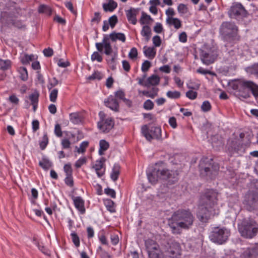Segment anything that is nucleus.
<instances>
[{"mask_svg": "<svg viewBox=\"0 0 258 258\" xmlns=\"http://www.w3.org/2000/svg\"><path fill=\"white\" fill-rule=\"evenodd\" d=\"M250 73L258 78V63L252 66L250 69Z\"/></svg>", "mask_w": 258, "mask_h": 258, "instance_id": "nucleus-64", "label": "nucleus"}, {"mask_svg": "<svg viewBox=\"0 0 258 258\" xmlns=\"http://www.w3.org/2000/svg\"><path fill=\"white\" fill-rule=\"evenodd\" d=\"M58 94V90L54 89L51 90L49 95L50 100L52 102H55L56 100Z\"/></svg>", "mask_w": 258, "mask_h": 258, "instance_id": "nucleus-44", "label": "nucleus"}, {"mask_svg": "<svg viewBox=\"0 0 258 258\" xmlns=\"http://www.w3.org/2000/svg\"><path fill=\"white\" fill-rule=\"evenodd\" d=\"M158 91L159 89L158 88L153 87L151 90L143 91L142 93L144 95L153 99L158 95Z\"/></svg>", "mask_w": 258, "mask_h": 258, "instance_id": "nucleus-27", "label": "nucleus"}, {"mask_svg": "<svg viewBox=\"0 0 258 258\" xmlns=\"http://www.w3.org/2000/svg\"><path fill=\"white\" fill-rule=\"evenodd\" d=\"M117 21L118 19L117 16L116 15H113L109 18L108 22L111 28H113L117 23Z\"/></svg>", "mask_w": 258, "mask_h": 258, "instance_id": "nucleus-47", "label": "nucleus"}, {"mask_svg": "<svg viewBox=\"0 0 258 258\" xmlns=\"http://www.w3.org/2000/svg\"><path fill=\"white\" fill-rule=\"evenodd\" d=\"M63 170L66 176L72 175L73 170L70 163L65 164L63 167Z\"/></svg>", "mask_w": 258, "mask_h": 258, "instance_id": "nucleus-43", "label": "nucleus"}, {"mask_svg": "<svg viewBox=\"0 0 258 258\" xmlns=\"http://www.w3.org/2000/svg\"><path fill=\"white\" fill-rule=\"evenodd\" d=\"M19 72L20 74V78L21 80L24 81H27L28 78V75L26 68L25 67L20 68Z\"/></svg>", "mask_w": 258, "mask_h": 258, "instance_id": "nucleus-36", "label": "nucleus"}, {"mask_svg": "<svg viewBox=\"0 0 258 258\" xmlns=\"http://www.w3.org/2000/svg\"><path fill=\"white\" fill-rule=\"evenodd\" d=\"M177 11L180 14H185L187 12V8L184 4H180L177 7Z\"/></svg>", "mask_w": 258, "mask_h": 258, "instance_id": "nucleus-53", "label": "nucleus"}, {"mask_svg": "<svg viewBox=\"0 0 258 258\" xmlns=\"http://www.w3.org/2000/svg\"><path fill=\"white\" fill-rule=\"evenodd\" d=\"M88 144H89V143L87 141L83 142L81 144L80 147L77 149L78 153H83L84 152H85L86 149L88 146Z\"/></svg>", "mask_w": 258, "mask_h": 258, "instance_id": "nucleus-48", "label": "nucleus"}, {"mask_svg": "<svg viewBox=\"0 0 258 258\" xmlns=\"http://www.w3.org/2000/svg\"><path fill=\"white\" fill-rule=\"evenodd\" d=\"M71 238L72 241L76 247H78L80 245V238L76 233L75 232L71 233Z\"/></svg>", "mask_w": 258, "mask_h": 258, "instance_id": "nucleus-40", "label": "nucleus"}, {"mask_svg": "<svg viewBox=\"0 0 258 258\" xmlns=\"http://www.w3.org/2000/svg\"><path fill=\"white\" fill-rule=\"evenodd\" d=\"M58 84V81L55 77H53L52 79L49 80V84L47 88L49 90H50L52 88L56 86Z\"/></svg>", "mask_w": 258, "mask_h": 258, "instance_id": "nucleus-51", "label": "nucleus"}, {"mask_svg": "<svg viewBox=\"0 0 258 258\" xmlns=\"http://www.w3.org/2000/svg\"><path fill=\"white\" fill-rule=\"evenodd\" d=\"M101 19V16L99 12H95L94 15V17L91 19V22L92 24H98Z\"/></svg>", "mask_w": 258, "mask_h": 258, "instance_id": "nucleus-39", "label": "nucleus"}, {"mask_svg": "<svg viewBox=\"0 0 258 258\" xmlns=\"http://www.w3.org/2000/svg\"><path fill=\"white\" fill-rule=\"evenodd\" d=\"M144 54L150 59H153L156 55V49L153 47H144Z\"/></svg>", "mask_w": 258, "mask_h": 258, "instance_id": "nucleus-24", "label": "nucleus"}, {"mask_svg": "<svg viewBox=\"0 0 258 258\" xmlns=\"http://www.w3.org/2000/svg\"><path fill=\"white\" fill-rule=\"evenodd\" d=\"M38 11L39 13H45L48 15H50L52 13L51 8L45 5H40L38 8Z\"/></svg>", "mask_w": 258, "mask_h": 258, "instance_id": "nucleus-33", "label": "nucleus"}, {"mask_svg": "<svg viewBox=\"0 0 258 258\" xmlns=\"http://www.w3.org/2000/svg\"><path fill=\"white\" fill-rule=\"evenodd\" d=\"M76 208L81 213L84 214L85 212L84 207V201L81 197H73L72 198Z\"/></svg>", "mask_w": 258, "mask_h": 258, "instance_id": "nucleus-19", "label": "nucleus"}, {"mask_svg": "<svg viewBox=\"0 0 258 258\" xmlns=\"http://www.w3.org/2000/svg\"><path fill=\"white\" fill-rule=\"evenodd\" d=\"M61 145L63 149H69L71 148V142L68 139H63L61 141Z\"/></svg>", "mask_w": 258, "mask_h": 258, "instance_id": "nucleus-55", "label": "nucleus"}, {"mask_svg": "<svg viewBox=\"0 0 258 258\" xmlns=\"http://www.w3.org/2000/svg\"><path fill=\"white\" fill-rule=\"evenodd\" d=\"M107 209L111 213L115 212V209L114 206V203L111 200H109L106 204Z\"/></svg>", "mask_w": 258, "mask_h": 258, "instance_id": "nucleus-54", "label": "nucleus"}, {"mask_svg": "<svg viewBox=\"0 0 258 258\" xmlns=\"http://www.w3.org/2000/svg\"><path fill=\"white\" fill-rule=\"evenodd\" d=\"M163 30L162 25L160 23H156L154 27V31L157 33H161Z\"/></svg>", "mask_w": 258, "mask_h": 258, "instance_id": "nucleus-62", "label": "nucleus"}, {"mask_svg": "<svg viewBox=\"0 0 258 258\" xmlns=\"http://www.w3.org/2000/svg\"><path fill=\"white\" fill-rule=\"evenodd\" d=\"M102 78L101 74L98 72H94L92 75L88 77L89 80H100Z\"/></svg>", "mask_w": 258, "mask_h": 258, "instance_id": "nucleus-61", "label": "nucleus"}, {"mask_svg": "<svg viewBox=\"0 0 258 258\" xmlns=\"http://www.w3.org/2000/svg\"><path fill=\"white\" fill-rule=\"evenodd\" d=\"M70 119L74 124H78L81 121V117L78 112L71 113L70 114Z\"/></svg>", "mask_w": 258, "mask_h": 258, "instance_id": "nucleus-31", "label": "nucleus"}, {"mask_svg": "<svg viewBox=\"0 0 258 258\" xmlns=\"http://www.w3.org/2000/svg\"><path fill=\"white\" fill-rule=\"evenodd\" d=\"M64 182L67 185L70 187H73L74 185V180L73 176H66V177L64 179Z\"/></svg>", "mask_w": 258, "mask_h": 258, "instance_id": "nucleus-58", "label": "nucleus"}, {"mask_svg": "<svg viewBox=\"0 0 258 258\" xmlns=\"http://www.w3.org/2000/svg\"><path fill=\"white\" fill-rule=\"evenodd\" d=\"M109 39H110L112 42L118 40L122 42H124L126 38L123 33H116L115 32L110 33L109 37L108 36H104L101 42H97L95 44L96 47L98 52H101L103 51V49H104V53L106 55H109L111 54L113 50L109 42Z\"/></svg>", "mask_w": 258, "mask_h": 258, "instance_id": "nucleus-3", "label": "nucleus"}, {"mask_svg": "<svg viewBox=\"0 0 258 258\" xmlns=\"http://www.w3.org/2000/svg\"><path fill=\"white\" fill-rule=\"evenodd\" d=\"M166 22L169 26H173L176 29H178L181 27V21L176 18H167Z\"/></svg>", "mask_w": 258, "mask_h": 258, "instance_id": "nucleus-22", "label": "nucleus"}, {"mask_svg": "<svg viewBox=\"0 0 258 258\" xmlns=\"http://www.w3.org/2000/svg\"><path fill=\"white\" fill-rule=\"evenodd\" d=\"M109 143L104 140H101L99 142V153L100 155L104 154V151H106L109 148Z\"/></svg>", "mask_w": 258, "mask_h": 258, "instance_id": "nucleus-29", "label": "nucleus"}, {"mask_svg": "<svg viewBox=\"0 0 258 258\" xmlns=\"http://www.w3.org/2000/svg\"><path fill=\"white\" fill-rule=\"evenodd\" d=\"M241 258H258V244L246 249L240 255Z\"/></svg>", "mask_w": 258, "mask_h": 258, "instance_id": "nucleus-15", "label": "nucleus"}, {"mask_svg": "<svg viewBox=\"0 0 258 258\" xmlns=\"http://www.w3.org/2000/svg\"><path fill=\"white\" fill-rule=\"evenodd\" d=\"M186 96L191 100L195 99L197 97V93L192 90H189L186 93Z\"/></svg>", "mask_w": 258, "mask_h": 258, "instance_id": "nucleus-59", "label": "nucleus"}, {"mask_svg": "<svg viewBox=\"0 0 258 258\" xmlns=\"http://www.w3.org/2000/svg\"><path fill=\"white\" fill-rule=\"evenodd\" d=\"M104 160L102 158L99 160H97L93 168L96 171L98 176L100 177L103 175L105 172V168L104 167Z\"/></svg>", "mask_w": 258, "mask_h": 258, "instance_id": "nucleus-18", "label": "nucleus"}, {"mask_svg": "<svg viewBox=\"0 0 258 258\" xmlns=\"http://www.w3.org/2000/svg\"><path fill=\"white\" fill-rule=\"evenodd\" d=\"M238 28L232 23L224 22L220 28V33L227 40L238 41L240 37L237 35Z\"/></svg>", "mask_w": 258, "mask_h": 258, "instance_id": "nucleus-6", "label": "nucleus"}, {"mask_svg": "<svg viewBox=\"0 0 258 258\" xmlns=\"http://www.w3.org/2000/svg\"><path fill=\"white\" fill-rule=\"evenodd\" d=\"M161 169L154 168L150 173H147L148 178L152 184H155L158 179H161Z\"/></svg>", "mask_w": 258, "mask_h": 258, "instance_id": "nucleus-16", "label": "nucleus"}, {"mask_svg": "<svg viewBox=\"0 0 258 258\" xmlns=\"http://www.w3.org/2000/svg\"><path fill=\"white\" fill-rule=\"evenodd\" d=\"M54 134L58 137H61L62 136L61 127L59 124H56L55 125Z\"/></svg>", "mask_w": 258, "mask_h": 258, "instance_id": "nucleus-60", "label": "nucleus"}, {"mask_svg": "<svg viewBox=\"0 0 258 258\" xmlns=\"http://www.w3.org/2000/svg\"><path fill=\"white\" fill-rule=\"evenodd\" d=\"M154 103L151 100L148 99L146 100L143 105L144 108L146 110H151L154 108Z\"/></svg>", "mask_w": 258, "mask_h": 258, "instance_id": "nucleus-46", "label": "nucleus"}, {"mask_svg": "<svg viewBox=\"0 0 258 258\" xmlns=\"http://www.w3.org/2000/svg\"><path fill=\"white\" fill-rule=\"evenodd\" d=\"M161 179L168 181L169 184H173L178 180V173L176 170L161 169Z\"/></svg>", "mask_w": 258, "mask_h": 258, "instance_id": "nucleus-13", "label": "nucleus"}, {"mask_svg": "<svg viewBox=\"0 0 258 258\" xmlns=\"http://www.w3.org/2000/svg\"><path fill=\"white\" fill-rule=\"evenodd\" d=\"M117 7V4L114 1H111L108 3H104L102 5L103 10L105 12H113Z\"/></svg>", "mask_w": 258, "mask_h": 258, "instance_id": "nucleus-23", "label": "nucleus"}, {"mask_svg": "<svg viewBox=\"0 0 258 258\" xmlns=\"http://www.w3.org/2000/svg\"><path fill=\"white\" fill-rule=\"evenodd\" d=\"M237 139H235L233 140H229L228 141V145L229 148H231V150H237L238 149V146L237 145Z\"/></svg>", "mask_w": 258, "mask_h": 258, "instance_id": "nucleus-42", "label": "nucleus"}, {"mask_svg": "<svg viewBox=\"0 0 258 258\" xmlns=\"http://www.w3.org/2000/svg\"><path fill=\"white\" fill-rule=\"evenodd\" d=\"M231 86L233 90L239 92H242L245 89H248L254 97L258 98V85L251 81L235 80L231 83Z\"/></svg>", "mask_w": 258, "mask_h": 258, "instance_id": "nucleus-5", "label": "nucleus"}, {"mask_svg": "<svg viewBox=\"0 0 258 258\" xmlns=\"http://www.w3.org/2000/svg\"><path fill=\"white\" fill-rule=\"evenodd\" d=\"M141 34L145 37L146 41L148 42L150 39L152 34L150 27L147 25L144 26L141 30Z\"/></svg>", "mask_w": 258, "mask_h": 258, "instance_id": "nucleus-26", "label": "nucleus"}, {"mask_svg": "<svg viewBox=\"0 0 258 258\" xmlns=\"http://www.w3.org/2000/svg\"><path fill=\"white\" fill-rule=\"evenodd\" d=\"M100 120L98 123L99 130L104 133H108L114 126V121L111 117L104 118V113L103 112L99 113Z\"/></svg>", "mask_w": 258, "mask_h": 258, "instance_id": "nucleus-11", "label": "nucleus"}, {"mask_svg": "<svg viewBox=\"0 0 258 258\" xmlns=\"http://www.w3.org/2000/svg\"><path fill=\"white\" fill-rule=\"evenodd\" d=\"M141 131L143 135L149 141L153 139L159 140L161 138V128L160 127L153 126L149 129L147 125H144Z\"/></svg>", "mask_w": 258, "mask_h": 258, "instance_id": "nucleus-8", "label": "nucleus"}, {"mask_svg": "<svg viewBox=\"0 0 258 258\" xmlns=\"http://www.w3.org/2000/svg\"><path fill=\"white\" fill-rule=\"evenodd\" d=\"M39 165L45 170H48L52 166V163L47 158H43L39 161Z\"/></svg>", "mask_w": 258, "mask_h": 258, "instance_id": "nucleus-32", "label": "nucleus"}, {"mask_svg": "<svg viewBox=\"0 0 258 258\" xmlns=\"http://www.w3.org/2000/svg\"><path fill=\"white\" fill-rule=\"evenodd\" d=\"M126 15L129 22L133 25H135L137 23L136 13L135 10L130 9L127 11Z\"/></svg>", "mask_w": 258, "mask_h": 258, "instance_id": "nucleus-25", "label": "nucleus"}, {"mask_svg": "<svg viewBox=\"0 0 258 258\" xmlns=\"http://www.w3.org/2000/svg\"><path fill=\"white\" fill-rule=\"evenodd\" d=\"M217 195L213 189H208L201 195L197 212V217L201 221L206 222L215 214L214 207L217 204Z\"/></svg>", "mask_w": 258, "mask_h": 258, "instance_id": "nucleus-2", "label": "nucleus"}, {"mask_svg": "<svg viewBox=\"0 0 258 258\" xmlns=\"http://www.w3.org/2000/svg\"><path fill=\"white\" fill-rule=\"evenodd\" d=\"M211 108V105L208 101H205L201 106V109L204 112L210 111Z\"/></svg>", "mask_w": 258, "mask_h": 258, "instance_id": "nucleus-52", "label": "nucleus"}, {"mask_svg": "<svg viewBox=\"0 0 258 258\" xmlns=\"http://www.w3.org/2000/svg\"><path fill=\"white\" fill-rule=\"evenodd\" d=\"M104 192L106 195L110 196L111 198H115L116 193H115V191H114V190H113L111 188H107L104 189Z\"/></svg>", "mask_w": 258, "mask_h": 258, "instance_id": "nucleus-63", "label": "nucleus"}, {"mask_svg": "<svg viewBox=\"0 0 258 258\" xmlns=\"http://www.w3.org/2000/svg\"><path fill=\"white\" fill-rule=\"evenodd\" d=\"M138 50L136 47H133L128 53V57L132 59L135 60L138 56Z\"/></svg>", "mask_w": 258, "mask_h": 258, "instance_id": "nucleus-41", "label": "nucleus"}, {"mask_svg": "<svg viewBox=\"0 0 258 258\" xmlns=\"http://www.w3.org/2000/svg\"><path fill=\"white\" fill-rule=\"evenodd\" d=\"M48 144V138L47 133H44L42 139L39 141L40 148L42 150H44Z\"/></svg>", "mask_w": 258, "mask_h": 258, "instance_id": "nucleus-30", "label": "nucleus"}, {"mask_svg": "<svg viewBox=\"0 0 258 258\" xmlns=\"http://www.w3.org/2000/svg\"><path fill=\"white\" fill-rule=\"evenodd\" d=\"M39 94L35 92L31 94L29 96V99L31 102V104L38 103Z\"/></svg>", "mask_w": 258, "mask_h": 258, "instance_id": "nucleus-49", "label": "nucleus"}, {"mask_svg": "<svg viewBox=\"0 0 258 258\" xmlns=\"http://www.w3.org/2000/svg\"><path fill=\"white\" fill-rule=\"evenodd\" d=\"M218 55L217 51L216 49L210 48L201 50L200 56L202 62L208 66L215 61Z\"/></svg>", "mask_w": 258, "mask_h": 258, "instance_id": "nucleus-9", "label": "nucleus"}, {"mask_svg": "<svg viewBox=\"0 0 258 258\" xmlns=\"http://www.w3.org/2000/svg\"><path fill=\"white\" fill-rule=\"evenodd\" d=\"M195 217L189 210H178L168 219V225L174 234H180L182 229L188 230L193 225Z\"/></svg>", "mask_w": 258, "mask_h": 258, "instance_id": "nucleus-1", "label": "nucleus"}, {"mask_svg": "<svg viewBox=\"0 0 258 258\" xmlns=\"http://www.w3.org/2000/svg\"><path fill=\"white\" fill-rule=\"evenodd\" d=\"M238 230L242 237L251 239L258 232V224L253 219H244L238 223Z\"/></svg>", "mask_w": 258, "mask_h": 258, "instance_id": "nucleus-4", "label": "nucleus"}, {"mask_svg": "<svg viewBox=\"0 0 258 258\" xmlns=\"http://www.w3.org/2000/svg\"><path fill=\"white\" fill-rule=\"evenodd\" d=\"M153 43L155 47H159L161 44V39L159 36L156 35L152 39Z\"/></svg>", "mask_w": 258, "mask_h": 258, "instance_id": "nucleus-56", "label": "nucleus"}, {"mask_svg": "<svg viewBox=\"0 0 258 258\" xmlns=\"http://www.w3.org/2000/svg\"><path fill=\"white\" fill-rule=\"evenodd\" d=\"M168 255L170 258H178L181 254V247L177 242H171L168 250Z\"/></svg>", "mask_w": 258, "mask_h": 258, "instance_id": "nucleus-14", "label": "nucleus"}, {"mask_svg": "<svg viewBox=\"0 0 258 258\" xmlns=\"http://www.w3.org/2000/svg\"><path fill=\"white\" fill-rule=\"evenodd\" d=\"M166 95L169 98L176 99L180 97L181 94L180 92L177 91H168L166 93Z\"/></svg>", "mask_w": 258, "mask_h": 258, "instance_id": "nucleus-37", "label": "nucleus"}, {"mask_svg": "<svg viewBox=\"0 0 258 258\" xmlns=\"http://www.w3.org/2000/svg\"><path fill=\"white\" fill-rule=\"evenodd\" d=\"M244 204L246 209L249 211L257 210L258 209V192H248L245 195Z\"/></svg>", "mask_w": 258, "mask_h": 258, "instance_id": "nucleus-10", "label": "nucleus"}, {"mask_svg": "<svg viewBox=\"0 0 258 258\" xmlns=\"http://www.w3.org/2000/svg\"><path fill=\"white\" fill-rule=\"evenodd\" d=\"M105 105L114 111H118L119 104L116 99L113 96H110L104 101Z\"/></svg>", "mask_w": 258, "mask_h": 258, "instance_id": "nucleus-17", "label": "nucleus"}, {"mask_svg": "<svg viewBox=\"0 0 258 258\" xmlns=\"http://www.w3.org/2000/svg\"><path fill=\"white\" fill-rule=\"evenodd\" d=\"M229 235L230 231L226 228L215 227L213 228L209 238L214 243L222 244L227 240Z\"/></svg>", "mask_w": 258, "mask_h": 258, "instance_id": "nucleus-7", "label": "nucleus"}, {"mask_svg": "<svg viewBox=\"0 0 258 258\" xmlns=\"http://www.w3.org/2000/svg\"><path fill=\"white\" fill-rule=\"evenodd\" d=\"M228 14L231 18L237 19L240 16H244L246 11L240 3H235L231 7Z\"/></svg>", "mask_w": 258, "mask_h": 258, "instance_id": "nucleus-12", "label": "nucleus"}, {"mask_svg": "<svg viewBox=\"0 0 258 258\" xmlns=\"http://www.w3.org/2000/svg\"><path fill=\"white\" fill-rule=\"evenodd\" d=\"M148 253L150 258H162V256L160 254V250L159 249H158V250H154V251Z\"/></svg>", "mask_w": 258, "mask_h": 258, "instance_id": "nucleus-50", "label": "nucleus"}, {"mask_svg": "<svg viewBox=\"0 0 258 258\" xmlns=\"http://www.w3.org/2000/svg\"><path fill=\"white\" fill-rule=\"evenodd\" d=\"M145 245L148 253L159 248V245L154 240L150 239L146 240Z\"/></svg>", "mask_w": 258, "mask_h": 258, "instance_id": "nucleus-21", "label": "nucleus"}, {"mask_svg": "<svg viewBox=\"0 0 258 258\" xmlns=\"http://www.w3.org/2000/svg\"><path fill=\"white\" fill-rule=\"evenodd\" d=\"M11 62L10 60H3L0 59V69L6 70L11 67Z\"/></svg>", "mask_w": 258, "mask_h": 258, "instance_id": "nucleus-35", "label": "nucleus"}, {"mask_svg": "<svg viewBox=\"0 0 258 258\" xmlns=\"http://www.w3.org/2000/svg\"><path fill=\"white\" fill-rule=\"evenodd\" d=\"M120 173V166L118 164H115L112 168L110 175L111 178L114 181H116Z\"/></svg>", "mask_w": 258, "mask_h": 258, "instance_id": "nucleus-28", "label": "nucleus"}, {"mask_svg": "<svg viewBox=\"0 0 258 258\" xmlns=\"http://www.w3.org/2000/svg\"><path fill=\"white\" fill-rule=\"evenodd\" d=\"M151 20L152 19L150 15H147L144 12L142 13V16L140 20V23L142 25L148 24Z\"/></svg>", "mask_w": 258, "mask_h": 258, "instance_id": "nucleus-34", "label": "nucleus"}, {"mask_svg": "<svg viewBox=\"0 0 258 258\" xmlns=\"http://www.w3.org/2000/svg\"><path fill=\"white\" fill-rule=\"evenodd\" d=\"M151 62L148 60H145L142 65V71L143 72H147L151 67Z\"/></svg>", "mask_w": 258, "mask_h": 258, "instance_id": "nucleus-57", "label": "nucleus"}, {"mask_svg": "<svg viewBox=\"0 0 258 258\" xmlns=\"http://www.w3.org/2000/svg\"><path fill=\"white\" fill-rule=\"evenodd\" d=\"M91 60L92 61L97 60L98 62L102 61V57L98 51H95L91 55Z\"/></svg>", "mask_w": 258, "mask_h": 258, "instance_id": "nucleus-45", "label": "nucleus"}, {"mask_svg": "<svg viewBox=\"0 0 258 258\" xmlns=\"http://www.w3.org/2000/svg\"><path fill=\"white\" fill-rule=\"evenodd\" d=\"M34 55L31 54L28 55L27 54H24L21 56V60L22 63L27 64L29 63L30 61H32L34 59Z\"/></svg>", "mask_w": 258, "mask_h": 258, "instance_id": "nucleus-38", "label": "nucleus"}, {"mask_svg": "<svg viewBox=\"0 0 258 258\" xmlns=\"http://www.w3.org/2000/svg\"><path fill=\"white\" fill-rule=\"evenodd\" d=\"M160 79L156 75H153L149 77L146 83L144 84V86L147 87H149L151 85L156 86L159 84Z\"/></svg>", "mask_w": 258, "mask_h": 258, "instance_id": "nucleus-20", "label": "nucleus"}]
</instances>
